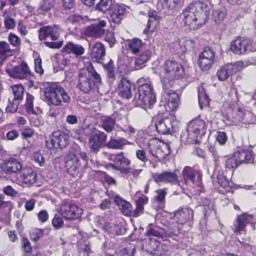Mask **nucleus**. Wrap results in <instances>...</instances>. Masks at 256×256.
<instances>
[{"label": "nucleus", "mask_w": 256, "mask_h": 256, "mask_svg": "<svg viewBox=\"0 0 256 256\" xmlns=\"http://www.w3.org/2000/svg\"><path fill=\"white\" fill-rule=\"evenodd\" d=\"M207 4L200 1L189 4L182 12V22L190 29H198L206 22L209 15Z\"/></svg>", "instance_id": "1"}, {"label": "nucleus", "mask_w": 256, "mask_h": 256, "mask_svg": "<svg viewBox=\"0 0 256 256\" xmlns=\"http://www.w3.org/2000/svg\"><path fill=\"white\" fill-rule=\"evenodd\" d=\"M144 80V78H142L138 80L140 86L138 92L134 96V102L136 106L146 110L152 108L156 102V96L150 82L143 84Z\"/></svg>", "instance_id": "2"}, {"label": "nucleus", "mask_w": 256, "mask_h": 256, "mask_svg": "<svg viewBox=\"0 0 256 256\" xmlns=\"http://www.w3.org/2000/svg\"><path fill=\"white\" fill-rule=\"evenodd\" d=\"M45 100L48 105L60 106L62 102L69 103L71 98L68 93L60 85L51 84L44 90Z\"/></svg>", "instance_id": "3"}, {"label": "nucleus", "mask_w": 256, "mask_h": 256, "mask_svg": "<svg viewBox=\"0 0 256 256\" xmlns=\"http://www.w3.org/2000/svg\"><path fill=\"white\" fill-rule=\"evenodd\" d=\"M148 150L150 154L159 161L163 160L171 152L170 146L168 143L157 139L150 142Z\"/></svg>", "instance_id": "4"}, {"label": "nucleus", "mask_w": 256, "mask_h": 256, "mask_svg": "<svg viewBox=\"0 0 256 256\" xmlns=\"http://www.w3.org/2000/svg\"><path fill=\"white\" fill-rule=\"evenodd\" d=\"M68 136L60 130L54 132L48 140L46 141V147L51 150L53 148H64L68 142Z\"/></svg>", "instance_id": "5"}, {"label": "nucleus", "mask_w": 256, "mask_h": 256, "mask_svg": "<svg viewBox=\"0 0 256 256\" xmlns=\"http://www.w3.org/2000/svg\"><path fill=\"white\" fill-rule=\"evenodd\" d=\"M58 212L65 219H78L82 214V210L76 204L66 203L61 206Z\"/></svg>", "instance_id": "6"}, {"label": "nucleus", "mask_w": 256, "mask_h": 256, "mask_svg": "<svg viewBox=\"0 0 256 256\" xmlns=\"http://www.w3.org/2000/svg\"><path fill=\"white\" fill-rule=\"evenodd\" d=\"M163 97L166 102V110L174 111L178 106L180 96L172 90L170 89L167 84L163 87Z\"/></svg>", "instance_id": "7"}, {"label": "nucleus", "mask_w": 256, "mask_h": 256, "mask_svg": "<svg viewBox=\"0 0 256 256\" xmlns=\"http://www.w3.org/2000/svg\"><path fill=\"white\" fill-rule=\"evenodd\" d=\"M183 178L186 184L191 182L198 184L202 178V173L198 165L193 166H186L182 172Z\"/></svg>", "instance_id": "8"}, {"label": "nucleus", "mask_w": 256, "mask_h": 256, "mask_svg": "<svg viewBox=\"0 0 256 256\" xmlns=\"http://www.w3.org/2000/svg\"><path fill=\"white\" fill-rule=\"evenodd\" d=\"M215 61L214 52L209 48H205L199 54L198 63L203 71L210 70Z\"/></svg>", "instance_id": "9"}, {"label": "nucleus", "mask_w": 256, "mask_h": 256, "mask_svg": "<svg viewBox=\"0 0 256 256\" xmlns=\"http://www.w3.org/2000/svg\"><path fill=\"white\" fill-rule=\"evenodd\" d=\"M163 68L166 78L170 80L178 78L184 72L182 65L172 60H166Z\"/></svg>", "instance_id": "10"}, {"label": "nucleus", "mask_w": 256, "mask_h": 256, "mask_svg": "<svg viewBox=\"0 0 256 256\" xmlns=\"http://www.w3.org/2000/svg\"><path fill=\"white\" fill-rule=\"evenodd\" d=\"M152 177L154 181L158 184H174L178 182L176 174L170 171L164 170L160 172H154L152 174Z\"/></svg>", "instance_id": "11"}, {"label": "nucleus", "mask_w": 256, "mask_h": 256, "mask_svg": "<svg viewBox=\"0 0 256 256\" xmlns=\"http://www.w3.org/2000/svg\"><path fill=\"white\" fill-rule=\"evenodd\" d=\"M6 72L10 77L24 79L30 74V71L27 64L22 62L20 64L13 68L7 67Z\"/></svg>", "instance_id": "12"}, {"label": "nucleus", "mask_w": 256, "mask_h": 256, "mask_svg": "<svg viewBox=\"0 0 256 256\" xmlns=\"http://www.w3.org/2000/svg\"><path fill=\"white\" fill-rule=\"evenodd\" d=\"M253 222L254 218L252 215L244 213L236 217L234 222L232 229L234 232L244 233L246 226Z\"/></svg>", "instance_id": "13"}, {"label": "nucleus", "mask_w": 256, "mask_h": 256, "mask_svg": "<svg viewBox=\"0 0 256 256\" xmlns=\"http://www.w3.org/2000/svg\"><path fill=\"white\" fill-rule=\"evenodd\" d=\"M128 7L124 4H116L110 12V20L116 24H120L126 16Z\"/></svg>", "instance_id": "14"}, {"label": "nucleus", "mask_w": 256, "mask_h": 256, "mask_svg": "<svg viewBox=\"0 0 256 256\" xmlns=\"http://www.w3.org/2000/svg\"><path fill=\"white\" fill-rule=\"evenodd\" d=\"M135 88L134 84L126 78H122L118 83V92L122 98L129 99L132 96V90Z\"/></svg>", "instance_id": "15"}, {"label": "nucleus", "mask_w": 256, "mask_h": 256, "mask_svg": "<svg viewBox=\"0 0 256 256\" xmlns=\"http://www.w3.org/2000/svg\"><path fill=\"white\" fill-rule=\"evenodd\" d=\"M106 138L107 136L104 132L100 131L94 134L89 138L88 146L90 151L97 153L106 141Z\"/></svg>", "instance_id": "16"}, {"label": "nucleus", "mask_w": 256, "mask_h": 256, "mask_svg": "<svg viewBox=\"0 0 256 256\" xmlns=\"http://www.w3.org/2000/svg\"><path fill=\"white\" fill-rule=\"evenodd\" d=\"M76 87L84 93L89 92L94 86V84L90 78L88 76V73L83 70L78 75Z\"/></svg>", "instance_id": "17"}, {"label": "nucleus", "mask_w": 256, "mask_h": 256, "mask_svg": "<svg viewBox=\"0 0 256 256\" xmlns=\"http://www.w3.org/2000/svg\"><path fill=\"white\" fill-rule=\"evenodd\" d=\"M61 32V29L58 26H43L39 30V38L43 40L50 37L52 40H57Z\"/></svg>", "instance_id": "18"}, {"label": "nucleus", "mask_w": 256, "mask_h": 256, "mask_svg": "<svg viewBox=\"0 0 256 256\" xmlns=\"http://www.w3.org/2000/svg\"><path fill=\"white\" fill-rule=\"evenodd\" d=\"M0 168L5 174L14 173L21 170L22 165L16 158H10L2 162Z\"/></svg>", "instance_id": "19"}, {"label": "nucleus", "mask_w": 256, "mask_h": 256, "mask_svg": "<svg viewBox=\"0 0 256 256\" xmlns=\"http://www.w3.org/2000/svg\"><path fill=\"white\" fill-rule=\"evenodd\" d=\"M193 216V210L190 208H179L174 212V214L176 222L180 224H183L192 219Z\"/></svg>", "instance_id": "20"}, {"label": "nucleus", "mask_w": 256, "mask_h": 256, "mask_svg": "<svg viewBox=\"0 0 256 256\" xmlns=\"http://www.w3.org/2000/svg\"><path fill=\"white\" fill-rule=\"evenodd\" d=\"M106 24L105 20H100L98 24L88 26L85 30V33L88 36L100 38L104 34V30L103 28L106 26Z\"/></svg>", "instance_id": "21"}, {"label": "nucleus", "mask_w": 256, "mask_h": 256, "mask_svg": "<svg viewBox=\"0 0 256 256\" xmlns=\"http://www.w3.org/2000/svg\"><path fill=\"white\" fill-rule=\"evenodd\" d=\"M248 42V39L237 38L232 42L230 50L236 54H242L246 53Z\"/></svg>", "instance_id": "22"}, {"label": "nucleus", "mask_w": 256, "mask_h": 256, "mask_svg": "<svg viewBox=\"0 0 256 256\" xmlns=\"http://www.w3.org/2000/svg\"><path fill=\"white\" fill-rule=\"evenodd\" d=\"M214 176H216L218 182L220 186L224 189V191L223 192H229L232 190V182H230L226 176L222 172H220L216 169L214 170Z\"/></svg>", "instance_id": "23"}, {"label": "nucleus", "mask_w": 256, "mask_h": 256, "mask_svg": "<svg viewBox=\"0 0 256 256\" xmlns=\"http://www.w3.org/2000/svg\"><path fill=\"white\" fill-rule=\"evenodd\" d=\"M92 56L96 60L102 63L106 55V49L104 45L101 42H96L92 47Z\"/></svg>", "instance_id": "24"}, {"label": "nucleus", "mask_w": 256, "mask_h": 256, "mask_svg": "<svg viewBox=\"0 0 256 256\" xmlns=\"http://www.w3.org/2000/svg\"><path fill=\"white\" fill-rule=\"evenodd\" d=\"M182 0H158V6L163 9L176 11L182 6Z\"/></svg>", "instance_id": "25"}, {"label": "nucleus", "mask_w": 256, "mask_h": 256, "mask_svg": "<svg viewBox=\"0 0 256 256\" xmlns=\"http://www.w3.org/2000/svg\"><path fill=\"white\" fill-rule=\"evenodd\" d=\"M115 203L118 206L120 212L126 216H130L132 214V206L130 202L116 196L114 198Z\"/></svg>", "instance_id": "26"}, {"label": "nucleus", "mask_w": 256, "mask_h": 256, "mask_svg": "<svg viewBox=\"0 0 256 256\" xmlns=\"http://www.w3.org/2000/svg\"><path fill=\"white\" fill-rule=\"evenodd\" d=\"M64 51L68 54H72L76 56H80L84 52V48L79 44H74L72 42H68L64 47Z\"/></svg>", "instance_id": "27"}, {"label": "nucleus", "mask_w": 256, "mask_h": 256, "mask_svg": "<svg viewBox=\"0 0 256 256\" xmlns=\"http://www.w3.org/2000/svg\"><path fill=\"white\" fill-rule=\"evenodd\" d=\"M234 156L237 158L240 165L242 163H250L253 162L252 154L248 150L238 151L234 152Z\"/></svg>", "instance_id": "28"}, {"label": "nucleus", "mask_w": 256, "mask_h": 256, "mask_svg": "<svg viewBox=\"0 0 256 256\" xmlns=\"http://www.w3.org/2000/svg\"><path fill=\"white\" fill-rule=\"evenodd\" d=\"M108 158L116 164H120V165L121 166L122 165L128 166L130 164V160L124 156L123 152H120L117 154H110L108 156Z\"/></svg>", "instance_id": "29"}, {"label": "nucleus", "mask_w": 256, "mask_h": 256, "mask_svg": "<svg viewBox=\"0 0 256 256\" xmlns=\"http://www.w3.org/2000/svg\"><path fill=\"white\" fill-rule=\"evenodd\" d=\"M14 50L10 48V45L5 42H0V62L14 54Z\"/></svg>", "instance_id": "30"}, {"label": "nucleus", "mask_w": 256, "mask_h": 256, "mask_svg": "<svg viewBox=\"0 0 256 256\" xmlns=\"http://www.w3.org/2000/svg\"><path fill=\"white\" fill-rule=\"evenodd\" d=\"M176 123V121L172 122L171 120L169 118L166 119H159L155 118L154 119L152 122V126L154 124L155 128H174L175 126L174 124Z\"/></svg>", "instance_id": "31"}, {"label": "nucleus", "mask_w": 256, "mask_h": 256, "mask_svg": "<svg viewBox=\"0 0 256 256\" xmlns=\"http://www.w3.org/2000/svg\"><path fill=\"white\" fill-rule=\"evenodd\" d=\"M226 16V10L222 7L213 10L212 18L216 23L220 24L224 20Z\"/></svg>", "instance_id": "32"}, {"label": "nucleus", "mask_w": 256, "mask_h": 256, "mask_svg": "<svg viewBox=\"0 0 256 256\" xmlns=\"http://www.w3.org/2000/svg\"><path fill=\"white\" fill-rule=\"evenodd\" d=\"M116 4L114 0H100L96 5V9L103 13L110 12L113 6Z\"/></svg>", "instance_id": "33"}, {"label": "nucleus", "mask_w": 256, "mask_h": 256, "mask_svg": "<svg viewBox=\"0 0 256 256\" xmlns=\"http://www.w3.org/2000/svg\"><path fill=\"white\" fill-rule=\"evenodd\" d=\"M12 93L10 97L22 102L24 98V86L22 84L14 85L12 86Z\"/></svg>", "instance_id": "34"}, {"label": "nucleus", "mask_w": 256, "mask_h": 256, "mask_svg": "<svg viewBox=\"0 0 256 256\" xmlns=\"http://www.w3.org/2000/svg\"><path fill=\"white\" fill-rule=\"evenodd\" d=\"M128 46L131 52L134 54H137L142 48L143 43L138 38H134L128 42Z\"/></svg>", "instance_id": "35"}, {"label": "nucleus", "mask_w": 256, "mask_h": 256, "mask_svg": "<svg viewBox=\"0 0 256 256\" xmlns=\"http://www.w3.org/2000/svg\"><path fill=\"white\" fill-rule=\"evenodd\" d=\"M178 224L177 222L170 224L164 230L166 234L170 237L178 236L180 233Z\"/></svg>", "instance_id": "36"}, {"label": "nucleus", "mask_w": 256, "mask_h": 256, "mask_svg": "<svg viewBox=\"0 0 256 256\" xmlns=\"http://www.w3.org/2000/svg\"><path fill=\"white\" fill-rule=\"evenodd\" d=\"M198 98L199 105L201 108H202V107L204 106L208 105L210 98L202 88L198 89Z\"/></svg>", "instance_id": "37"}, {"label": "nucleus", "mask_w": 256, "mask_h": 256, "mask_svg": "<svg viewBox=\"0 0 256 256\" xmlns=\"http://www.w3.org/2000/svg\"><path fill=\"white\" fill-rule=\"evenodd\" d=\"M8 102V104L6 107V112L13 114L17 111L18 105L21 102L9 97Z\"/></svg>", "instance_id": "38"}, {"label": "nucleus", "mask_w": 256, "mask_h": 256, "mask_svg": "<svg viewBox=\"0 0 256 256\" xmlns=\"http://www.w3.org/2000/svg\"><path fill=\"white\" fill-rule=\"evenodd\" d=\"M216 74L219 80L224 81L227 80L232 74L228 66L226 65V66L221 68L218 70Z\"/></svg>", "instance_id": "39"}, {"label": "nucleus", "mask_w": 256, "mask_h": 256, "mask_svg": "<svg viewBox=\"0 0 256 256\" xmlns=\"http://www.w3.org/2000/svg\"><path fill=\"white\" fill-rule=\"evenodd\" d=\"M66 167L69 173L74 172L72 174H76L79 168L78 161L76 160L74 161L73 160H67L66 162Z\"/></svg>", "instance_id": "40"}, {"label": "nucleus", "mask_w": 256, "mask_h": 256, "mask_svg": "<svg viewBox=\"0 0 256 256\" xmlns=\"http://www.w3.org/2000/svg\"><path fill=\"white\" fill-rule=\"evenodd\" d=\"M21 243L22 249L25 253L24 256L30 255L32 251V247L29 240L25 236H22Z\"/></svg>", "instance_id": "41"}, {"label": "nucleus", "mask_w": 256, "mask_h": 256, "mask_svg": "<svg viewBox=\"0 0 256 256\" xmlns=\"http://www.w3.org/2000/svg\"><path fill=\"white\" fill-rule=\"evenodd\" d=\"M240 165L237 158L234 156V153L231 156L226 158L225 166L228 168H236Z\"/></svg>", "instance_id": "42"}, {"label": "nucleus", "mask_w": 256, "mask_h": 256, "mask_svg": "<svg viewBox=\"0 0 256 256\" xmlns=\"http://www.w3.org/2000/svg\"><path fill=\"white\" fill-rule=\"evenodd\" d=\"M85 72L88 73V76L92 77L94 80L95 83H100L101 82V78L100 74L96 72L92 66H90L86 69H84Z\"/></svg>", "instance_id": "43"}, {"label": "nucleus", "mask_w": 256, "mask_h": 256, "mask_svg": "<svg viewBox=\"0 0 256 256\" xmlns=\"http://www.w3.org/2000/svg\"><path fill=\"white\" fill-rule=\"evenodd\" d=\"M168 188H164L156 190V195L154 196V199L156 200L158 203L164 204L165 202V197L167 194Z\"/></svg>", "instance_id": "44"}, {"label": "nucleus", "mask_w": 256, "mask_h": 256, "mask_svg": "<svg viewBox=\"0 0 256 256\" xmlns=\"http://www.w3.org/2000/svg\"><path fill=\"white\" fill-rule=\"evenodd\" d=\"M142 170H135L132 168H126L124 166L122 174H124L126 177L132 176L134 178L137 177L141 172Z\"/></svg>", "instance_id": "45"}, {"label": "nucleus", "mask_w": 256, "mask_h": 256, "mask_svg": "<svg viewBox=\"0 0 256 256\" xmlns=\"http://www.w3.org/2000/svg\"><path fill=\"white\" fill-rule=\"evenodd\" d=\"M55 0H42L40 4V10L46 12L54 6Z\"/></svg>", "instance_id": "46"}, {"label": "nucleus", "mask_w": 256, "mask_h": 256, "mask_svg": "<svg viewBox=\"0 0 256 256\" xmlns=\"http://www.w3.org/2000/svg\"><path fill=\"white\" fill-rule=\"evenodd\" d=\"M4 196L3 194H0V210L6 209L8 212L11 211L12 208V204L10 201H4Z\"/></svg>", "instance_id": "47"}, {"label": "nucleus", "mask_w": 256, "mask_h": 256, "mask_svg": "<svg viewBox=\"0 0 256 256\" xmlns=\"http://www.w3.org/2000/svg\"><path fill=\"white\" fill-rule=\"evenodd\" d=\"M103 128H114L116 124L115 120L110 116H105L102 118Z\"/></svg>", "instance_id": "48"}, {"label": "nucleus", "mask_w": 256, "mask_h": 256, "mask_svg": "<svg viewBox=\"0 0 256 256\" xmlns=\"http://www.w3.org/2000/svg\"><path fill=\"white\" fill-rule=\"evenodd\" d=\"M124 145V143L120 140H111L108 144L109 148L114 149H122Z\"/></svg>", "instance_id": "49"}, {"label": "nucleus", "mask_w": 256, "mask_h": 256, "mask_svg": "<svg viewBox=\"0 0 256 256\" xmlns=\"http://www.w3.org/2000/svg\"><path fill=\"white\" fill-rule=\"evenodd\" d=\"M9 42L13 46L18 47L20 44V38L13 33H10L8 36Z\"/></svg>", "instance_id": "50"}, {"label": "nucleus", "mask_w": 256, "mask_h": 256, "mask_svg": "<svg viewBox=\"0 0 256 256\" xmlns=\"http://www.w3.org/2000/svg\"><path fill=\"white\" fill-rule=\"evenodd\" d=\"M188 126L196 128H204L206 125L203 120L200 118H196L190 121L188 124Z\"/></svg>", "instance_id": "51"}, {"label": "nucleus", "mask_w": 256, "mask_h": 256, "mask_svg": "<svg viewBox=\"0 0 256 256\" xmlns=\"http://www.w3.org/2000/svg\"><path fill=\"white\" fill-rule=\"evenodd\" d=\"M242 62H238L234 64H228L229 69L231 72L232 74L233 73H236L238 72L241 70L242 68Z\"/></svg>", "instance_id": "52"}, {"label": "nucleus", "mask_w": 256, "mask_h": 256, "mask_svg": "<svg viewBox=\"0 0 256 256\" xmlns=\"http://www.w3.org/2000/svg\"><path fill=\"white\" fill-rule=\"evenodd\" d=\"M52 226L56 229H59L64 225L62 219L58 214H55L54 218L52 220Z\"/></svg>", "instance_id": "53"}, {"label": "nucleus", "mask_w": 256, "mask_h": 256, "mask_svg": "<svg viewBox=\"0 0 256 256\" xmlns=\"http://www.w3.org/2000/svg\"><path fill=\"white\" fill-rule=\"evenodd\" d=\"M33 158L36 163L38 164V166H44L46 164L45 160L42 156L38 153L35 152L33 154Z\"/></svg>", "instance_id": "54"}, {"label": "nucleus", "mask_w": 256, "mask_h": 256, "mask_svg": "<svg viewBox=\"0 0 256 256\" xmlns=\"http://www.w3.org/2000/svg\"><path fill=\"white\" fill-rule=\"evenodd\" d=\"M42 64V59L40 57L34 59V70L36 72L40 74H42L44 73Z\"/></svg>", "instance_id": "55"}, {"label": "nucleus", "mask_w": 256, "mask_h": 256, "mask_svg": "<svg viewBox=\"0 0 256 256\" xmlns=\"http://www.w3.org/2000/svg\"><path fill=\"white\" fill-rule=\"evenodd\" d=\"M105 168L108 170H114L116 171H118L120 174H122L124 166H120L119 164L116 163H107L105 165Z\"/></svg>", "instance_id": "56"}, {"label": "nucleus", "mask_w": 256, "mask_h": 256, "mask_svg": "<svg viewBox=\"0 0 256 256\" xmlns=\"http://www.w3.org/2000/svg\"><path fill=\"white\" fill-rule=\"evenodd\" d=\"M3 192L6 195L10 196H16L18 194V192L14 190L11 186H8L3 189Z\"/></svg>", "instance_id": "57"}, {"label": "nucleus", "mask_w": 256, "mask_h": 256, "mask_svg": "<svg viewBox=\"0 0 256 256\" xmlns=\"http://www.w3.org/2000/svg\"><path fill=\"white\" fill-rule=\"evenodd\" d=\"M157 14V12L154 10H150L148 12V16L150 18L147 24V28L144 30V33H147L151 28V24L152 23V18Z\"/></svg>", "instance_id": "58"}, {"label": "nucleus", "mask_w": 256, "mask_h": 256, "mask_svg": "<svg viewBox=\"0 0 256 256\" xmlns=\"http://www.w3.org/2000/svg\"><path fill=\"white\" fill-rule=\"evenodd\" d=\"M104 40L109 44L110 47H112L116 42L113 32H108L106 34Z\"/></svg>", "instance_id": "59"}, {"label": "nucleus", "mask_w": 256, "mask_h": 256, "mask_svg": "<svg viewBox=\"0 0 256 256\" xmlns=\"http://www.w3.org/2000/svg\"><path fill=\"white\" fill-rule=\"evenodd\" d=\"M82 20V16L78 14L70 15L66 18V21L68 22L73 24L80 22Z\"/></svg>", "instance_id": "60"}, {"label": "nucleus", "mask_w": 256, "mask_h": 256, "mask_svg": "<svg viewBox=\"0 0 256 256\" xmlns=\"http://www.w3.org/2000/svg\"><path fill=\"white\" fill-rule=\"evenodd\" d=\"M216 139L220 144H224L227 140V136L224 132H218Z\"/></svg>", "instance_id": "61"}, {"label": "nucleus", "mask_w": 256, "mask_h": 256, "mask_svg": "<svg viewBox=\"0 0 256 256\" xmlns=\"http://www.w3.org/2000/svg\"><path fill=\"white\" fill-rule=\"evenodd\" d=\"M25 108L28 114L32 113V95L28 94Z\"/></svg>", "instance_id": "62"}, {"label": "nucleus", "mask_w": 256, "mask_h": 256, "mask_svg": "<svg viewBox=\"0 0 256 256\" xmlns=\"http://www.w3.org/2000/svg\"><path fill=\"white\" fill-rule=\"evenodd\" d=\"M214 157V162L215 166H216V169L218 170V166L223 162H225V160L226 157H222L218 156V154H215Z\"/></svg>", "instance_id": "63"}, {"label": "nucleus", "mask_w": 256, "mask_h": 256, "mask_svg": "<svg viewBox=\"0 0 256 256\" xmlns=\"http://www.w3.org/2000/svg\"><path fill=\"white\" fill-rule=\"evenodd\" d=\"M14 20L10 18L7 17L4 20V26L7 29H13L15 26Z\"/></svg>", "instance_id": "64"}]
</instances>
